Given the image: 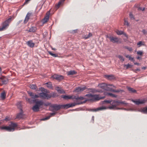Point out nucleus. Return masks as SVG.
<instances>
[{"label": "nucleus", "mask_w": 147, "mask_h": 147, "mask_svg": "<svg viewBox=\"0 0 147 147\" xmlns=\"http://www.w3.org/2000/svg\"><path fill=\"white\" fill-rule=\"evenodd\" d=\"M52 49L53 50H55V48Z\"/></svg>", "instance_id": "bf43d9fd"}, {"label": "nucleus", "mask_w": 147, "mask_h": 147, "mask_svg": "<svg viewBox=\"0 0 147 147\" xmlns=\"http://www.w3.org/2000/svg\"><path fill=\"white\" fill-rule=\"evenodd\" d=\"M105 77L106 78L110 80H111L115 78L114 76L112 75H106Z\"/></svg>", "instance_id": "4be33fe9"}, {"label": "nucleus", "mask_w": 147, "mask_h": 147, "mask_svg": "<svg viewBox=\"0 0 147 147\" xmlns=\"http://www.w3.org/2000/svg\"><path fill=\"white\" fill-rule=\"evenodd\" d=\"M6 94L5 92H3L1 93V98L2 100H4L5 98Z\"/></svg>", "instance_id": "bb28decb"}, {"label": "nucleus", "mask_w": 147, "mask_h": 147, "mask_svg": "<svg viewBox=\"0 0 147 147\" xmlns=\"http://www.w3.org/2000/svg\"><path fill=\"white\" fill-rule=\"evenodd\" d=\"M5 120L6 121H8L9 120V119H8V118H5Z\"/></svg>", "instance_id": "864d4df0"}, {"label": "nucleus", "mask_w": 147, "mask_h": 147, "mask_svg": "<svg viewBox=\"0 0 147 147\" xmlns=\"http://www.w3.org/2000/svg\"><path fill=\"white\" fill-rule=\"evenodd\" d=\"M129 16L130 17V18H131V19H132V18H133V14H132V13H130L129 14Z\"/></svg>", "instance_id": "09e8293b"}, {"label": "nucleus", "mask_w": 147, "mask_h": 147, "mask_svg": "<svg viewBox=\"0 0 147 147\" xmlns=\"http://www.w3.org/2000/svg\"><path fill=\"white\" fill-rule=\"evenodd\" d=\"M17 126V123L11 122L9 126H3L0 127V128L2 130H5L8 131H13L15 130Z\"/></svg>", "instance_id": "20e7f679"}, {"label": "nucleus", "mask_w": 147, "mask_h": 147, "mask_svg": "<svg viewBox=\"0 0 147 147\" xmlns=\"http://www.w3.org/2000/svg\"><path fill=\"white\" fill-rule=\"evenodd\" d=\"M48 52L49 53L50 55H51L52 56H53L54 57H58L57 55L52 53L50 51H49Z\"/></svg>", "instance_id": "2f4dec72"}, {"label": "nucleus", "mask_w": 147, "mask_h": 147, "mask_svg": "<svg viewBox=\"0 0 147 147\" xmlns=\"http://www.w3.org/2000/svg\"><path fill=\"white\" fill-rule=\"evenodd\" d=\"M94 117H92V119L93 120H94Z\"/></svg>", "instance_id": "4d7b16f0"}, {"label": "nucleus", "mask_w": 147, "mask_h": 147, "mask_svg": "<svg viewBox=\"0 0 147 147\" xmlns=\"http://www.w3.org/2000/svg\"><path fill=\"white\" fill-rule=\"evenodd\" d=\"M68 75H71L75 74H77L76 71L74 70H71L67 72Z\"/></svg>", "instance_id": "b1692460"}, {"label": "nucleus", "mask_w": 147, "mask_h": 147, "mask_svg": "<svg viewBox=\"0 0 147 147\" xmlns=\"http://www.w3.org/2000/svg\"><path fill=\"white\" fill-rule=\"evenodd\" d=\"M50 13L49 12H48L47 13L46 16L42 20V22L43 24H45L49 20Z\"/></svg>", "instance_id": "4468645a"}, {"label": "nucleus", "mask_w": 147, "mask_h": 147, "mask_svg": "<svg viewBox=\"0 0 147 147\" xmlns=\"http://www.w3.org/2000/svg\"><path fill=\"white\" fill-rule=\"evenodd\" d=\"M125 48L127 49L128 50H129V51H131L132 50V49L131 47H125Z\"/></svg>", "instance_id": "37998d69"}, {"label": "nucleus", "mask_w": 147, "mask_h": 147, "mask_svg": "<svg viewBox=\"0 0 147 147\" xmlns=\"http://www.w3.org/2000/svg\"><path fill=\"white\" fill-rule=\"evenodd\" d=\"M138 9L139 10H142V11H143L144 10V8H142V7H139L138 8Z\"/></svg>", "instance_id": "de8ad7c7"}, {"label": "nucleus", "mask_w": 147, "mask_h": 147, "mask_svg": "<svg viewBox=\"0 0 147 147\" xmlns=\"http://www.w3.org/2000/svg\"><path fill=\"white\" fill-rule=\"evenodd\" d=\"M98 86L102 89L108 91L109 86H111L113 88H116V87L113 84H107L105 83L100 84H98Z\"/></svg>", "instance_id": "6e6552de"}, {"label": "nucleus", "mask_w": 147, "mask_h": 147, "mask_svg": "<svg viewBox=\"0 0 147 147\" xmlns=\"http://www.w3.org/2000/svg\"><path fill=\"white\" fill-rule=\"evenodd\" d=\"M61 3V2L59 1L58 2V4L56 6V8L57 9H58L60 7Z\"/></svg>", "instance_id": "4c0bfd02"}, {"label": "nucleus", "mask_w": 147, "mask_h": 147, "mask_svg": "<svg viewBox=\"0 0 147 147\" xmlns=\"http://www.w3.org/2000/svg\"><path fill=\"white\" fill-rule=\"evenodd\" d=\"M48 52L49 53L50 55H51L52 56H53L54 57H58L57 55L52 53L50 51H49Z\"/></svg>", "instance_id": "7c9ffc66"}, {"label": "nucleus", "mask_w": 147, "mask_h": 147, "mask_svg": "<svg viewBox=\"0 0 147 147\" xmlns=\"http://www.w3.org/2000/svg\"><path fill=\"white\" fill-rule=\"evenodd\" d=\"M110 41L113 43H117L119 41V39L117 37H114L113 36H110L109 37Z\"/></svg>", "instance_id": "2eb2a0df"}, {"label": "nucleus", "mask_w": 147, "mask_h": 147, "mask_svg": "<svg viewBox=\"0 0 147 147\" xmlns=\"http://www.w3.org/2000/svg\"><path fill=\"white\" fill-rule=\"evenodd\" d=\"M30 0H26V3H27Z\"/></svg>", "instance_id": "5fc2aeb1"}, {"label": "nucleus", "mask_w": 147, "mask_h": 147, "mask_svg": "<svg viewBox=\"0 0 147 147\" xmlns=\"http://www.w3.org/2000/svg\"><path fill=\"white\" fill-rule=\"evenodd\" d=\"M61 97L65 100L69 99L73 100L74 101L76 102L72 103H75L76 104L75 106L77 105L82 104L83 103H85L86 101V100L82 102V100L84 99V98L82 96L76 97L74 95H63L61 96Z\"/></svg>", "instance_id": "f03ea898"}, {"label": "nucleus", "mask_w": 147, "mask_h": 147, "mask_svg": "<svg viewBox=\"0 0 147 147\" xmlns=\"http://www.w3.org/2000/svg\"><path fill=\"white\" fill-rule=\"evenodd\" d=\"M139 111L144 113H147V107L140 109Z\"/></svg>", "instance_id": "aec40b11"}, {"label": "nucleus", "mask_w": 147, "mask_h": 147, "mask_svg": "<svg viewBox=\"0 0 147 147\" xmlns=\"http://www.w3.org/2000/svg\"><path fill=\"white\" fill-rule=\"evenodd\" d=\"M118 57L121 61H122V62L124 61V59L123 56L119 55L118 56Z\"/></svg>", "instance_id": "e433bc0d"}, {"label": "nucleus", "mask_w": 147, "mask_h": 147, "mask_svg": "<svg viewBox=\"0 0 147 147\" xmlns=\"http://www.w3.org/2000/svg\"><path fill=\"white\" fill-rule=\"evenodd\" d=\"M39 89V90H41V91L42 92H47V90L45 89L44 88H40Z\"/></svg>", "instance_id": "58836bf2"}, {"label": "nucleus", "mask_w": 147, "mask_h": 147, "mask_svg": "<svg viewBox=\"0 0 147 147\" xmlns=\"http://www.w3.org/2000/svg\"><path fill=\"white\" fill-rule=\"evenodd\" d=\"M92 34L91 33H89L88 35H87V36L85 37V38L86 39H88L90 37L92 36Z\"/></svg>", "instance_id": "a19ab883"}, {"label": "nucleus", "mask_w": 147, "mask_h": 147, "mask_svg": "<svg viewBox=\"0 0 147 147\" xmlns=\"http://www.w3.org/2000/svg\"><path fill=\"white\" fill-rule=\"evenodd\" d=\"M33 101L35 103V105L32 108V109L34 112L38 111L41 106H42L45 104L44 102L42 100L36 101V100H34Z\"/></svg>", "instance_id": "39448f33"}, {"label": "nucleus", "mask_w": 147, "mask_h": 147, "mask_svg": "<svg viewBox=\"0 0 147 147\" xmlns=\"http://www.w3.org/2000/svg\"><path fill=\"white\" fill-rule=\"evenodd\" d=\"M116 32L118 35H121L122 34H124L125 36H126L127 35L126 34H125L123 31H119V30H117L116 31Z\"/></svg>", "instance_id": "5701e85b"}, {"label": "nucleus", "mask_w": 147, "mask_h": 147, "mask_svg": "<svg viewBox=\"0 0 147 147\" xmlns=\"http://www.w3.org/2000/svg\"><path fill=\"white\" fill-rule=\"evenodd\" d=\"M86 89V86L78 87L76 88L75 91L78 92H80L83 91Z\"/></svg>", "instance_id": "dca6fc26"}, {"label": "nucleus", "mask_w": 147, "mask_h": 147, "mask_svg": "<svg viewBox=\"0 0 147 147\" xmlns=\"http://www.w3.org/2000/svg\"><path fill=\"white\" fill-rule=\"evenodd\" d=\"M104 102H105L107 103H111V102H112V100H105Z\"/></svg>", "instance_id": "a18cd8bd"}, {"label": "nucleus", "mask_w": 147, "mask_h": 147, "mask_svg": "<svg viewBox=\"0 0 147 147\" xmlns=\"http://www.w3.org/2000/svg\"><path fill=\"white\" fill-rule=\"evenodd\" d=\"M23 111L21 109L20 113H18L17 115L16 118L20 119L23 118Z\"/></svg>", "instance_id": "6ab92c4d"}, {"label": "nucleus", "mask_w": 147, "mask_h": 147, "mask_svg": "<svg viewBox=\"0 0 147 147\" xmlns=\"http://www.w3.org/2000/svg\"><path fill=\"white\" fill-rule=\"evenodd\" d=\"M115 90H116L113 89L112 88L109 87V90H108V91H109L114 92H115Z\"/></svg>", "instance_id": "c03bdc74"}, {"label": "nucleus", "mask_w": 147, "mask_h": 147, "mask_svg": "<svg viewBox=\"0 0 147 147\" xmlns=\"http://www.w3.org/2000/svg\"><path fill=\"white\" fill-rule=\"evenodd\" d=\"M131 101L137 105L144 103L146 102V100L145 99H132Z\"/></svg>", "instance_id": "1a4fd4ad"}, {"label": "nucleus", "mask_w": 147, "mask_h": 147, "mask_svg": "<svg viewBox=\"0 0 147 147\" xmlns=\"http://www.w3.org/2000/svg\"><path fill=\"white\" fill-rule=\"evenodd\" d=\"M39 97L42 98L49 99L51 97V96L49 94L46 92H42L38 94Z\"/></svg>", "instance_id": "9d476101"}, {"label": "nucleus", "mask_w": 147, "mask_h": 147, "mask_svg": "<svg viewBox=\"0 0 147 147\" xmlns=\"http://www.w3.org/2000/svg\"><path fill=\"white\" fill-rule=\"evenodd\" d=\"M58 91L59 92H60V93H63V90H58Z\"/></svg>", "instance_id": "8fccbe9b"}, {"label": "nucleus", "mask_w": 147, "mask_h": 147, "mask_svg": "<svg viewBox=\"0 0 147 147\" xmlns=\"http://www.w3.org/2000/svg\"><path fill=\"white\" fill-rule=\"evenodd\" d=\"M127 88L130 93H135L136 92V91L133 88L129 87H127Z\"/></svg>", "instance_id": "412c9836"}, {"label": "nucleus", "mask_w": 147, "mask_h": 147, "mask_svg": "<svg viewBox=\"0 0 147 147\" xmlns=\"http://www.w3.org/2000/svg\"><path fill=\"white\" fill-rule=\"evenodd\" d=\"M137 71H140V69H137Z\"/></svg>", "instance_id": "13d9d810"}, {"label": "nucleus", "mask_w": 147, "mask_h": 147, "mask_svg": "<svg viewBox=\"0 0 147 147\" xmlns=\"http://www.w3.org/2000/svg\"><path fill=\"white\" fill-rule=\"evenodd\" d=\"M29 87L30 88L33 90L36 89L37 88V86L34 84L30 85Z\"/></svg>", "instance_id": "cd10ccee"}, {"label": "nucleus", "mask_w": 147, "mask_h": 147, "mask_svg": "<svg viewBox=\"0 0 147 147\" xmlns=\"http://www.w3.org/2000/svg\"><path fill=\"white\" fill-rule=\"evenodd\" d=\"M121 91H122V90H116L115 92L118 93V92H119Z\"/></svg>", "instance_id": "3c124183"}, {"label": "nucleus", "mask_w": 147, "mask_h": 147, "mask_svg": "<svg viewBox=\"0 0 147 147\" xmlns=\"http://www.w3.org/2000/svg\"><path fill=\"white\" fill-rule=\"evenodd\" d=\"M108 95L113 97L116 98L117 97V96L116 95L113 94L112 93H108Z\"/></svg>", "instance_id": "c9c22d12"}, {"label": "nucleus", "mask_w": 147, "mask_h": 147, "mask_svg": "<svg viewBox=\"0 0 147 147\" xmlns=\"http://www.w3.org/2000/svg\"><path fill=\"white\" fill-rule=\"evenodd\" d=\"M127 58H128L129 60H131V61H133V62H134V58L131 57L130 55H127L125 56Z\"/></svg>", "instance_id": "72a5a7b5"}, {"label": "nucleus", "mask_w": 147, "mask_h": 147, "mask_svg": "<svg viewBox=\"0 0 147 147\" xmlns=\"http://www.w3.org/2000/svg\"><path fill=\"white\" fill-rule=\"evenodd\" d=\"M55 114H56V113H51L50 114V115L49 116H48V117H46V118L43 119L42 120H45L48 119H49V118H50V117L53 116H54L55 115Z\"/></svg>", "instance_id": "a878e982"}, {"label": "nucleus", "mask_w": 147, "mask_h": 147, "mask_svg": "<svg viewBox=\"0 0 147 147\" xmlns=\"http://www.w3.org/2000/svg\"><path fill=\"white\" fill-rule=\"evenodd\" d=\"M1 124V122L0 121V125Z\"/></svg>", "instance_id": "052dcab7"}, {"label": "nucleus", "mask_w": 147, "mask_h": 147, "mask_svg": "<svg viewBox=\"0 0 147 147\" xmlns=\"http://www.w3.org/2000/svg\"><path fill=\"white\" fill-rule=\"evenodd\" d=\"M134 64L135 65H139V63H137V62H134Z\"/></svg>", "instance_id": "603ef678"}, {"label": "nucleus", "mask_w": 147, "mask_h": 147, "mask_svg": "<svg viewBox=\"0 0 147 147\" xmlns=\"http://www.w3.org/2000/svg\"><path fill=\"white\" fill-rule=\"evenodd\" d=\"M137 59H140V57H139V56H138L137 57Z\"/></svg>", "instance_id": "6e6d98bb"}, {"label": "nucleus", "mask_w": 147, "mask_h": 147, "mask_svg": "<svg viewBox=\"0 0 147 147\" xmlns=\"http://www.w3.org/2000/svg\"><path fill=\"white\" fill-rule=\"evenodd\" d=\"M26 44L28 46L31 48L33 47L35 45L34 43H33L32 41L31 40L27 41L26 42Z\"/></svg>", "instance_id": "a211bd4d"}, {"label": "nucleus", "mask_w": 147, "mask_h": 147, "mask_svg": "<svg viewBox=\"0 0 147 147\" xmlns=\"http://www.w3.org/2000/svg\"><path fill=\"white\" fill-rule=\"evenodd\" d=\"M31 14L32 13H27L24 21V24H26L28 22Z\"/></svg>", "instance_id": "f3484780"}, {"label": "nucleus", "mask_w": 147, "mask_h": 147, "mask_svg": "<svg viewBox=\"0 0 147 147\" xmlns=\"http://www.w3.org/2000/svg\"><path fill=\"white\" fill-rule=\"evenodd\" d=\"M51 78L53 79H55L57 80H60L63 79L64 78L63 76L61 75L54 74L52 76Z\"/></svg>", "instance_id": "f8f14e48"}, {"label": "nucleus", "mask_w": 147, "mask_h": 147, "mask_svg": "<svg viewBox=\"0 0 147 147\" xmlns=\"http://www.w3.org/2000/svg\"><path fill=\"white\" fill-rule=\"evenodd\" d=\"M36 28L35 27H31L28 31L30 32H34L36 31Z\"/></svg>", "instance_id": "393cba45"}, {"label": "nucleus", "mask_w": 147, "mask_h": 147, "mask_svg": "<svg viewBox=\"0 0 147 147\" xmlns=\"http://www.w3.org/2000/svg\"><path fill=\"white\" fill-rule=\"evenodd\" d=\"M124 103L123 102L120 101L118 100H114L112 102H111V106H109L108 107H106L105 106H102L97 108L96 109H93L92 111H98L104 110L107 109H119L120 108H117V107L119 106L121 104H124Z\"/></svg>", "instance_id": "f257e3e1"}, {"label": "nucleus", "mask_w": 147, "mask_h": 147, "mask_svg": "<svg viewBox=\"0 0 147 147\" xmlns=\"http://www.w3.org/2000/svg\"><path fill=\"white\" fill-rule=\"evenodd\" d=\"M144 45V42L142 41H140L137 44V45L138 46V47H140L142 45Z\"/></svg>", "instance_id": "c85d7f7f"}, {"label": "nucleus", "mask_w": 147, "mask_h": 147, "mask_svg": "<svg viewBox=\"0 0 147 147\" xmlns=\"http://www.w3.org/2000/svg\"><path fill=\"white\" fill-rule=\"evenodd\" d=\"M11 20V18L10 17L5 20L2 24V27L0 28V31L5 30L8 27L9 24Z\"/></svg>", "instance_id": "423d86ee"}, {"label": "nucleus", "mask_w": 147, "mask_h": 147, "mask_svg": "<svg viewBox=\"0 0 147 147\" xmlns=\"http://www.w3.org/2000/svg\"><path fill=\"white\" fill-rule=\"evenodd\" d=\"M137 53L138 55H141L143 54V53L142 51H138L137 52Z\"/></svg>", "instance_id": "79ce46f5"}, {"label": "nucleus", "mask_w": 147, "mask_h": 147, "mask_svg": "<svg viewBox=\"0 0 147 147\" xmlns=\"http://www.w3.org/2000/svg\"><path fill=\"white\" fill-rule=\"evenodd\" d=\"M75 103H71L67 104L65 105H54L52 106V108L54 110L57 111L61 109H67L70 107L75 106Z\"/></svg>", "instance_id": "7ed1b4c3"}, {"label": "nucleus", "mask_w": 147, "mask_h": 147, "mask_svg": "<svg viewBox=\"0 0 147 147\" xmlns=\"http://www.w3.org/2000/svg\"><path fill=\"white\" fill-rule=\"evenodd\" d=\"M8 82V79L6 77L2 76L0 78V84L1 85L6 84Z\"/></svg>", "instance_id": "9b49d317"}, {"label": "nucleus", "mask_w": 147, "mask_h": 147, "mask_svg": "<svg viewBox=\"0 0 147 147\" xmlns=\"http://www.w3.org/2000/svg\"><path fill=\"white\" fill-rule=\"evenodd\" d=\"M45 84H46L47 87L49 88H51L52 87V85L51 82L46 83H45Z\"/></svg>", "instance_id": "c756f323"}, {"label": "nucleus", "mask_w": 147, "mask_h": 147, "mask_svg": "<svg viewBox=\"0 0 147 147\" xmlns=\"http://www.w3.org/2000/svg\"><path fill=\"white\" fill-rule=\"evenodd\" d=\"M124 24L125 25H126L127 26H129V23H128L126 19H124Z\"/></svg>", "instance_id": "473e14b6"}, {"label": "nucleus", "mask_w": 147, "mask_h": 147, "mask_svg": "<svg viewBox=\"0 0 147 147\" xmlns=\"http://www.w3.org/2000/svg\"><path fill=\"white\" fill-rule=\"evenodd\" d=\"M132 66V65H131L129 64H128L127 65H124V67H126V69H127L129 68H131Z\"/></svg>", "instance_id": "f704fd0d"}, {"label": "nucleus", "mask_w": 147, "mask_h": 147, "mask_svg": "<svg viewBox=\"0 0 147 147\" xmlns=\"http://www.w3.org/2000/svg\"><path fill=\"white\" fill-rule=\"evenodd\" d=\"M92 34L91 33H89L88 35H87V36L85 37V38L86 39H88L90 37L92 36Z\"/></svg>", "instance_id": "ea45409f"}, {"label": "nucleus", "mask_w": 147, "mask_h": 147, "mask_svg": "<svg viewBox=\"0 0 147 147\" xmlns=\"http://www.w3.org/2000/svg\"><path fill=\"white\" fill-rule=\"evenodd\" d=\"M86 96L90 98L89 100L93 101L99 100L105 98V96L100 97L98 95H93L91 94L86 95Z\"/></svg>", "instance_id": "0eeeda50"}, {"label": "nucleus", "mask_w": 147, "mask_h": 147, "mask_svg": "<svg viewBox=\"0 0 147 147\" xmlns=\"http://www.w3.org/2000/svg\"><path fill=\"white\" fill-rule=\"evenodd\" d=\"M27 92L29 95L32 99H35L36 98L39 97V96L38 94H35L34 93L30 91H28Z\"/></svg>", "instance_id": "ddd939ff"}, {"label": "nucleus", "mask_w": 147, "mask_h": 147, "mask_svg": "<svg viewBox=\"0 0 147 147\" xmlns=\"http://www.w3.org/2000/svg\"><path fill=\"white\" fill-rule=\"evenodd\" d=\"M26 99L27 101H28L29 102L31 103L32 102L31 100V99L29 98H26Z\"/></svg>", "instance_id": "49530a36"}]
</instances>
